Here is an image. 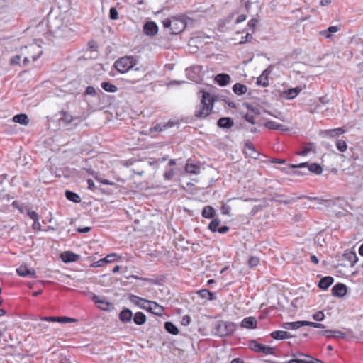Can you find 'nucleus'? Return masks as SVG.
<instances>
[{"label":"nucleus","mask_w":363,"mask_h":363,"mask_svg":"<svg viewBox=\"0 0 363 363\" xmlns=\"http://www.w3.org/2000/svg\"><path fill=\"white\" fill-rule=\"evenodd\" d=\"M165 30H168L171 35H178L185 30L187 22L184 15H177L164 18L162 21Z\"/></svg>","instance_id":"nucleus-1"},{"label":"nucleus","mask_w":363,"mask_h":363,"mask_svg":"<svg viewBox=\"0 0 363 363\" xmlns=\"http://www.w3.org/2000/svg\"><path fill=\"white\" fill-rule=\"evenodd\" d=\"M215 97L207 91H203L201 102L195 108L194 116L198 118H204L211 114L213 107Z\"/></svg>","instance_id":"nucleus-2"},{"label":"nucleus","mask_w":363,"mask_h":363,"mask_svg":"<svg viewBox=\"0 0 363 363\" xmlns=\"http://www.w3.org/2000/svg\"><path fill=\"white\" fill-rule=\"evenodd\" d=\"M136 63L137 60L134 57L124 56L118 59L115 62L114 67L118 72L124 74L133 68L136 65Z\"/></svg>","instance_id":"nucleus-3"},{"label":"nucleus","mask_w":363,"mask_h":363,"mask_svg":"<svg viewBox=\"0 0 363 363\" xmlns=\"http://www.w3.org/2000/svg\"><path fill=\"white\" fill-rule=\"evenodd\" d=\"M41 54L42 50L39 46L36 45H30L28 46H26L24 48V50H23L21 52V55L24 56V65H26L30 61V59L33 61L37 60Z\"/></svg>","instance_id":"nucleus-4"},{"label":"nucleus","mask_w":363,"mask_h":363,"mask_svg":"<svg viewBox=\"0 0 363 363\" xmlns=\"http://www.w3.org/2000/svg\"><path fill=\"white\" fill-rule=\"evenodd\" d=\"M236 330V325L232 322L221 321L217 326V331L222 337L232 335Z\"/></svg>","instance_id":"nucleus-5"},{"label":"nucleus","mask_w":363,"mask_h":363,"mask_svg":"<svg viewBox=\"0 0 363 363\" xmlns=\"http://www.w3.org/2000/svg\"><path fill=\"white\" fill-rule=\"evenodd\" d=\"M92 176L94 177L96 180L99 181L101 184V185L100 186L101 190L106 194H112L115 190L118 189V185L116 183L105 179L99 178L97 175L94 176L93 172Z\"/></svg>","instance_id":"nucleus-6"},{"label":"nucleus","mask_w":363,"mask_h":363,"mask_svg":"<svg viewBox=\"0 0 363 363\" xmlns=\"http://www.w3.org/2000/svg\"><path fill=\"white\" fill-rule=\"evenodd\" d=\"M147 306H143V309L157 315L162 316L164 313V308L157 303L149 301Z\"/></svg>","instance_id":"nucleus-7"},{"label":"nucleus","mask_w":363,"mask_h":363,"mask_svg":"<svg viewBox=\"0 0 363 363\" xmlns=\"http://www.w3.org/2000/svg\"><path fill=\"white\" fill-rule=\"evenodd\" d=\"M251 348L255 352H261L267 355L274 354V348L257 342H253L251 344Z\"/></svg>","instance_id":"nucleus-8"},{"label":"nucleus","mask_w":363,"mask_h":363,"mask_svg":"<svg viewBox=\"0 0 363 363\" xmlns=\"http://www.w3.org/2000/svg\"><path fill=\"white\" fill-rule=\"evenodd\" d=\"M40 320L47 322H57L59 323H76L77 320L75 318H69V317H55V316H50V317H40Z\"/></svg>","instance_id":"nucleus-9"},{"label":"nucleus","mask_w":363,"mask_h":363,"mask_svg":"<svg viewBox=\"0 0 363 363\" xmlns=\"http://www.w3.org/2000/svg\"><path fill=\"white\" fill-rule=\"evenodd\" d=\"M144 33L149 36H154L158 32V27L153 21L147 22L143 26Z\"/></svg>","instance_id":"nucleus-10"},{"label":"nucleus","mask_w":363,"mask_h":363,"mask_svg":"<svg viewBox=\"0 0 363 363\" xmlns=\"http://www.w3.org/2000/svg\"><path fill=\"white\" fill-rule=\"evenodd\" d=\"M257 320L252 316L245 318L240 323V327L247 329H255L257 328Z\"/></svg>","instance_id":"nucleus-11"},{"label":"nucleus","mask_w":363,"mask_h":363,"mask_svg":"<svg viewBox=\"0 0 363 363\" xmlns=\"http://www.w3.org/2000/svg\"><path fill=\"white\" fill-rule=\"evenodd\" d=\"M347 286L344 284L338 283L332 289V294L334 296L342 297L347 294Z\"/></svg>","instance_id":"nucleus-12"},{"label":"nucleus","mask_w":363,"mask_h":363,"mask_svg":"<svg viewBox=\"0 0 363 363\" xmlns=\"http://www.w3.org/2000/svg\"><path fill=\"white\" fill-rule=\"evenodd\" d=\"M306 165L308 166V169L310 172H313L316 174H320L322 173V171H323L322 167L319 164H315V163L308 164V163L305 162V163H301L299 165H294L293 164V165H291V167H294H294H303Z\"/></svg>","instance_id":"nucleus-13"},{"label":"nucleus","mask_w":363,"mask_h":363,"mask_svg":"<svg viewBox=\"0 0 363 363\" xmlns=\"http://www.w3.org/2000/svg\"><path fill=\"white\" fill-rule=\"evenodd\" d=\"M60 257L64 262H76L79 259V255L74 252L66 251L60 255Z\"/></svg>","instance_id":"nucleus-14"},{"label":"nucleus","mask_w":363,"mask_h":363,"mask_svg":"<svg viewBox=\"0 0 363 363\" xmlns=\"http://www.w3.org/2000/svg\"><path fill=\"white\" fill-rule=\"evenodd\" d=\"M129 301L134 305L138 306L139 308L143 309V306H147L148 300L139 297L138 296L131 294L129 296Z\"/></svg>","instance_id":"nucleus-15"},{"label":"nucleus","mask_w":363,"mask_h":363,"mask_svg":"<svg viewBox=\"0 0 363 363\" xmlns=\"http://www.w3.org/2000/svg\"><path fill=\"white\" fill-rule=\"evenodd\" d=\"M301 91H302V88L297 86L296 88H291V89L285 90L283 92V95L287 99H293L296 98Z\"/></svg>","instance_id":"nucleus-16"},{"label":"nucleus","mask_w":363,"mask_h":363,"mask_svg":"<svg viewBox=\"0 0 363 363\" xmlns=\"http://www.w3.org/2000/svg\"><path fill=\"white\" fill-rule=\"evenodd\" d=\"M302 326H306V320L285 323L283 328L286 330H296Z\"/></svg>","instance_id":"nucleus-17"},{"label":"nucleus","mask_w":363,"mask_h":363,"mask_svg":"<svg viewBox=\"0 0 363 363\" xmlns=\"http://www.w3.org/2000/svg\"><path fill=\"white\" fill-rule=\"evenodd\" d=\"M215 81L220 86H224L230 82V77L228 74H218L215 77Z\"/></svg>","instance_id":"nucleus-18"},{"label":"nucleus","mask_w":363,"mask_h":363,"mask_svg":"<svg viewBox=\"0 0 363 363\" xmlns=\"http://www.w3.org/2000/svg\"><path fill=\"white\" fill-rule=\"evenodd\" d=\"M270 336L274 340H286L291 337V335L286 331L275 330L271 333Z\"/></svg>","instance_id":"nucleus-19"},{"label":"nucleus","mask_w":363,"mask_h":363,"mask_svg":"<svg viewBox=\"0 0 363 363\" xmlns=\"http://www.w3.org/2000/svg\"><path fill=\"white\" fill-rule=\"evenodd\" d=\"M333 281L334 279L332 277H325L319 281L318 286L321 289L326 290L332 285Z\"/></svg>","instance_id":"nucleus-20"},{"label":"nucleus","mask_w":363,"mask_h":363,"mask_svg":"<svg viewBox=\"0 0 363 363\" xmlns=\"http://www.w3.org/2000/svg\"><path fill=\"white\" fill-rule=\"evenodd\" d=\"M132 318H133V313L130 309H123L119 313V319L123 323L130 322Z\"/></svg>","instance_id":"nucleus-21"},{"label":"nucleus","mask_w":363,"mask_h":363,"mask_svg":"<svg viewBox=\"0 0 363 363\" xmlns=\"http://www.w3.org/2000/svg\"><path fill=\"white\" fill-rule=\"evenodd\" d=\"M199 164H191L187 162L185 165V171L191 174H198L200 172Z\"/></svg>","instance_id":"nucleus-22"},{"label":"nucleus","mask_w":363,"mask_h":363,"mask_svg":"<svg viewBox=\"0 0 363 363\" xmlns=\"http://www.w3.org/2000/svg\"><path fill=\"white\" fill-rule=\"evenodd\" d=\"M13 121L21 125H27L29 123V118L26 114L21 113L13 116Z\"/></svg>","instance_id":"nucleus-23"},{"label":"nucleus","mask_w":363,"mask_h":363,"mask_svg":"<svg viewBox=\"0 0 363 363\" xmlns=\"http://www.w3.org/2000/svg\"><path fill=\"white\" fill-rule=\"evenodd\" d=\"M16 272L20 277H28L34 274L33 271L28 269L26 265H21L16 269Z\"/></svg>","instance_id":"nucleus-24"},{"label":"nucleus","mask_w":363,"mask_h":363,"mask_svg":"<svg viewBox=\"0 0 363 363\" xmlns=\"http://www.w3.org/2000/svg\"><path fill=\"white\" fill-rule=\"evenodd\" d=\"M233 92L237 95H242L247 91V87L242 84L235 83L233 86Z\"/></svg>","instance_id":"nucleus-25"},{"label":"nucleus","mask_w":363,"mask_h":363,"mask_svg":"<svg viewBox=\"0 0 363 363\" xmlns=\"http://www.w3.org/2000/svg\"><path fill=\"white\" fill-rule=\"evenodd\" d=\"M202 216L205 218H212L216 214L215 209L211 206H206L203 208Z\"/></svg>","instance_id":"nucleus-26"},{"label":"nucleus","mask_w":363,"mask_h":363,"mask_svg":"<svg viewBox=\"0 0 363 363\" xmlns=\"http://www.w3.org/2000/svg\"><path fill=\"white\" fill-rule=\"evenodd\" d=\"M344 259L347 260L351 266H353L358 260L355 252H347L343 255Z\"/></svg>","instance_id":"nucleus-27"},{"label":"nucleus","mask_w":363,"mask_h":363,"mask_svg":"<svg viewBox=\"0 0 363 363\" xmlns=\"http://www.w3.org/2000/svg\"><path fill=\"white\" fill-rule=\"evenodd\" d=\"M75 20V13L72 11H68L63 18V23L65 26H72Z\"/></svg>","instance_id":"nucleus-28"},{"label":"nucleus","mask_w":363,"mask_h":363,"mask_svg":"<svg viewBox=\"0 0 363 363\" xmlns=\"http://www.w3.org/2000/svg\"><path fill=\"white\" fill-rule=\"evenodd\" d=\"M197 294L202 298H208L210 301L215 299L214 294L208 289H201L197 291Z\"/></svg>","instance_id":"nucleus-29"},{"label":"nucleus","mask_w":363,"mask_h":363,"mask_svg":"<svg viewBox=\"0 0 363 363\" xmlns=\"http://www.w3.org/2000/svg\"><path fill=\"white\" fill-rule=\"evenodd\" d=\"M133 320L136 325H140L145 323L146 316L142 312H137L134 315Z\"/></svg>","instance_id":"nucleus-30"},{"label":"nucleus","mask_w":363,"mask_h":363,"mask_svg":"<svg viewBox=\"0 0 363 363\" xmlns=\"http://www.w3.org/2000/svg\"><path fill=\"white\" fill-rule=\"evenodd\" d=\"M65 196L66 198L74 203H78L81 201V199L78 194H77L74 192H72L71 191H65Z\"/></svg>","instance_id":"nucleus-31"},{"label":"nucleus","mask_w":363,"mask_h":363,"mask_svg":"<svg viewBox=\"0 0 363 363\" xmlns=\"http://www.w3.org/2000/svg\"><path fill=\"white\" fill-rule=\"evenodd\" d=\"M218 125L220 128H230L233 125V122L230 118H220L218 121Z\"/></svg>","instance_id":"nucleus-32"},{"label":"nucleus","mask_w":363,"mask_h":363,"mask_svg":"<svg viewBox=\"0 0 363 363\" xmlns=\"http://www.w3.org/2000/svg\"><path fill=\"white\" fill-rule=\"evenodd\" d=\"M164 328L168 333L172 335H177L179 333L177 327L171 322H166L164 323Z\"/></svg>","instance_id":"nucleus-33"},{"label":"nucleus","mask_w":363,"mask_h":363,"mask_svg":"<svg viewBox=\"0 0 363 363\" xmlns=\"http://www.w3.org/2000/svg\"><path fill=\"white\" fill-rule=\"evenodd\" d=\"M60 114L61 117L60 118V121L65 124H69L73 121L72 116L69 114L68 112L62 111L60 112Z\"/></svg>","instance_id":"nucleus-34"},{"label":"nucleus","mask_w":363,"mask_h":363,"mask_svg":"<svg viewBox=\"0 0 363 363\" xmlns=\"http://www.w3.org/2000/svg\"><path fill=\"white\" fill-rule=\"evenodd\" d=\"M265 127L269 128V129H272V130H284L283 128L284 125L281 123H279L276 121H267L266 123H265Z\"/></svg>","instance_id":"nucleus-35"},{"label":"nucleus","mask_w":363,"mask_h":363,"mask_svg":"<svg viewBox=\"0 0 363 363\" xmlns=\"http://www.w3.org/2000/svg\"><path fill=\"white\" fill-rule=\"evenodd\" d=\"M101 86L108 92H116L118 90L117 86L110 82H102Z\"/></svg>","instance_id":"nucleus-36"},{"label":"nucleus","mask_w":363,"mask_h":363,"mask_svg":"<svg viewBox=\"0 0 363 363\" xmlns=\"http://www.w3.org/2000/svg\"><path fill=\"white\" fill-rule=\"evenodd\" d=\"M245 152L247 155H249L251 157H255V158L256 157V155H257L256 153V151H255L254 147L250 143H247L245 144Z\"/></svg>","instance_id":"nucleus-37"},{"label":"nucleus","mask_w":363,"mask_h":363,"mask_svg":"<svg viewBox=\"0 0 363 363\" xmlns=\"http://www.w3.org/2000/svg\"><path fill=\"white\" fill-rule=\"evenodd\" d=\"M260 263V259L255 256H251L249 257L247 264L250 268H254L258 266Z\"/></svg>","instance_id":"nucleus-38"},{"label":"nucleus","mask_w":363,"mask_h":363,"mask_svg":"<svg viewBox=\"0 0 363 363\" xmlns=\"http://www.w3.org/2000/svg\"><path fill=\"white\" fill-rule=\"evenodd\" d=\"M257 84L263 87H266L269 85L268 77L262 74L257 79Z\"/></svg>","instance_id":"nucleus-39"},{"label":"nucleus","mask_w":363,"mask_h":363,"mask_svg":"<svg viewBox=\"0 0 363 363\" xmlns=\"http://www.w3.org/2000/svg\"><path fill=\"white\" fill-rule=\"evenodd\" d=\"M337 149L342 152H344L347 149V145L345 140H337L335 143Z\"/></svg>","instance_id":"nucleus-40"},{"label":"nucleus","mask_w":363,"mask_h":363,"mask_svg":"<svg viewBox=\"0 0 363 363\" xmlns=\"http://www.w3.org/2000/svg\"><path fill=\"white\" fill-rule=\"evenodd\" d=\"M220 225V220L218 219H213L208 225V228L212 232H218Z\"/></svg>","instance_id":"nucleus-41"},{"label":"nucleus","mask_w":363,"mask_h":363,"mask_svg":"<svg viewBox=\"0 0 363 363\" xmlns=\"http://www.w3.org/2000/svg\"><path fill=\"white\" fill-rule=\"evenodd\" d=\"M173 124V123H168L167 124L157 123L152 128V130L155 132H160L167 127H172Z\"/></svg>","instance_id":"nucleus-42"},{"label":"nucleus","mask_w":363,"mask_h":363,"mask_svg":"<svg viewBox=\"0 0 363 363\" xmlns=\"http://www.w3.org/2000/svg\"><path fill=\"white\" fill-rule=\"evenodd\" d=\"M97 306L102 310H108L109 308V303L105 300H95Z\"/></svg>","instance_id":"nucleus-43"},{"label":"nucleus","mask_w":363,"mask_h":363,"mask_svg":"<svg viewBox=\"0 0 363 363\" xmlns=\"http://www.w3.org/2000/svg\"><path fill=\"white\" fill-rule=\"evenodd\" d=\"M104 258L106 262V264H108V263H111V262L117 261L119 259V257L116 254L112 253V254L108 255Z\"/></svg>","instance_id":"nucleus-44"},{"label":"nucleus","mask_w":363,"mask_h":363,"mask_svg":"<svg viewBox=\"0 0 363 363\" xmlns=\"http://www.w3.org/2000/svg\"><path fill=\"white\" fill-rule=\"evenodd\" d=\"M313 318L315 321H322L325 318V314L323 311H319L313 315Z\"/></svg>","instance_id":"nucleus-45"},{"label":"nucleus","mask_w":363,"mask_h":363,"mask_svg":"<svg viewBox=\"0 0 363 363\" xmlns=\"http://www.w3.org/2000/svg\"><path fill=\"white\" fill-rule=\"evenodd\" d=\"M174 170L173 169H167L164 173V178L166 180H170L174 176Z\"/></svg>","instance_id":"nucleus-46"},{"label":"nucleus","mask_w":363,"mask_h":363,"mask_svg":"<svg viewBox=\"0 0 363 363\" xmlns=\"http://www.w3.org/2000/svg\"><path fill=\"white\" fill-rule=\"evenodd\" d=\"M27 214L33 221H36V220H40V216L38 213L34 211L28 209Z\"/></svg>","instance_id":"nucleus-47"},{"label":"nucleus","mask_w":363,"mask_h":363,"mask_svg":"<svg viewBox=\"0 0 363 363\" xmlns=\"http://www.w3.org/2000/svg\"><path fill=\"white\" fill-rule=\"evenodd\" d=\"M109 17L111 20H116L118 18V13L115 7L111 8Z\"/></svg>","instance_id":"nucleus-48"},{"label":"nucleus","mask_w":363,"mask_h":363,"mask_svg":"<svg viewBox=\"0 0 363 363\" xmlns=\"http://www.w3.org/2000/svg\"><path fill=\"white\" fill-rule=\"evenodd\" d=\"M12 206L15 208H17L21 213L24 212L25 208L23 204L20 203L17 201H13Z\"/></svg>","instance_id":"nucleus-49"},{"label":"nucleus","mask_w":363,"mask_h":363,"mask_svg":"<svg viewBox=\"0 0 363 363\" xmlns=\"http://www.w3.org/2000/svg\"><path fill=\"white\" fill-rule=\"evenodd\" d=\"M335 333L342 334V333H341V332L333 331L330 330H326L321 332V334L323 335H325L326 337H333L335 335Z\"/></svg>","instance_id":"nucleus-50"},{"label":"nucleus","mask_w":363,"mask_h":363,"mask_svg":"<svg viewBox=\"0 0 363 363\" xmlns=\"http://www.w3.org/2000/svg\"><path fill=\"white\" fill-rule=\"evenodd\" d=\"M288 363H314V361L301 359H291L288 361Z\"/></svg>","instance_id":"nucleus-51"},{"label":"nucleus","mask_w":363,"mask_h":363,"mask_svg":"<svg viewBox=\"0 0 363 363\" xmlns=\"http://www.w3.org/2000/svg\"><path fill=\"white\" fill-rule=\"evenodd\" d=\"M306 326H311L315 328H324L325 325L321 323H318L315 322H311L306 320Z\"/></svg>","instance_id":"nucleus-52"},{"label":"nucleus","mask_w":363,"mask_h":363,"mask_svg":"<svg viewBox=\"0 0 363 363\" xmlns=\"http://www.w3.org/2000/svg\"><path fill=\"white\" fill-rule=\"evenodd\" d=\"M345 130L342 128H337L335 129H329L328 133H335V135H338L345 133Z\"/></svg>","instance_id":"nucleus-53"},{"label":"nucleus","mask_w":363,"mask_h":363,"mask_svg":"<svg viewBox=\"0 0 363 363\" xmlns=\"http://www.w3.org/2000/svg\"><path fill=\"white\" fill-rule=\"evenodd\" d=\"M252 39V34L247 33L245 36H242L241 38L240 43L242 44V43H246L247 42H250Z\"/></svg>","instance_id":"nucleus-54"},{"label":"nucleus","mask_w":363,"mask_h":363,"mask_svg":"<svg viewBox=\"0 0 363 363\" xmlns=\"http://www.w3.org/2000/svg\"><path fill=\"white\" fill-rule=\"evenodd\" d=\"M106 264V262L105 260V258H102L101 259H99V261H96L94 262H92V267H102L104 266V264Z\"/></svg>","instance_id":"nucleus-55"},{"label":"nucleus","mask_w":363,"mask_h":363,"mask_svg":"<svg viewBox=\"0 0 363 363\" xmlns=\"http://www.w3.org/2000/svg\"><path fill=\"white\" fill-rule=\"evenodd\" d=\"M21 60V55H15L11 59V65H18Z\"/></svg>","instance_id":"nucleus-56"},{"label":"nucleus","mask_w":363,"mask_h":363,"mask_svg":"<svg viewBox=\"0 0 363 363\" xmlns=\"http://www.w3.org/2000/svg\"><path fill=\"white\" fill-rule=\"evenodd\" d=\"M191 318L189 315H186L182 318V324L183 325H188L190 324Z\"/></svg>","instance_id":"nucleus-57"},{"label":"nucleus","mask_w":363,"mask_h":363,"mask_svg":"<svg viewBox=\"0 0 363 363\" xmlns=\"http://www.w3.org/2000/svg\"><path fill=\"white\" fill-rule=\"evenodd\" d=\"M32 228L35 231L41 230V224L39 222V220H36V221H33L32 225Z\"/></svg>","instance_id":"nucleus-58"},{"label":"nucleus","mask_w":363,"mask_h":363,"mask_svg":"<svg viewBox=\"0 0 363 363\" xmlns=\"http://www.w3.org/2000/svg\"><path fill=\"white\" fill-rule=\"evenodd\" d=\"M257 22L258 21L255 18H252L251 20H250L247 23V26L251 28L252 29H255V27L257 26Z\"/></svg>","instance_id":"nucleus-59"},{"label":"nucleus","mask_w":363,"mask_h":363,"mask_svg":"<svg viewBox=\"0 0 363 363\" xmlns=\"http://www.w3.org/2000/svg\"><path fill=\"white\" fill-rule=\"evenodd\" d=\"M311 150V149L308 147H305L303 148V150H301V151L298 152L297 154L298 155H301V156H305Z\"/></svg>","instance_id":"nucleus-60"},{"label":"nucleus","mask_w":363,"mask_h":363,"mask_svg":"<svg viewBox=\"0 0 363 363\" xmlns=\"http://www.w3.org/2000/svg\"><path fill=\"white\" fill-rule=\"evenodd\" d=\"M340 29V26H330L327 29V30L328 31V33H330L331 34V33H336V32L339 31Z\"/></svg>","instance_id":"nucleus-61"},{"label":"nucleus","mask_w":363,"mask_h":363,"mask_svg":"<svg viewBox=\"0 0 363 363\" xmlns=\"http://www.w3.org/2000/svg\"><path fill=\"white\" fill-rule=\"evenodd\" d=\"M247 18V16L245 14H240V16H238V18H236V21H235V23H242L243 21H245Z\"/></svg>","instance_id":"nucleus-62"},{"label":"nucleus","mask_w":363,"mask_h":363,"mask_svg":"<svg viewBox=\"0 0 363 363\" xmlns=\"http://www.w3.org/2000/svg\"><path fill=\"white\" fill-rule=\"evenodd\" d=\"M37 327L39 328V330L42 331V332H47L49 329V327L48 325H45V324H38L37 325Z\"/></svg>","instance_id":"nucleus-63"},{"label":"nucleus","mask_w":363,"mask_h":363,"mask_svg":"<svg viewBox=\"0 0 363 363\" xmlns=\"http://www.w3.org/2000/svg\"><path fill=\"white\" fill-rule=\"evenodd\" d=\"M229 230V227L224 225L220 228H219L218 232L220 233H225Z\"/></svg>","instance_id":"nucleus-64"}]
</instances>
